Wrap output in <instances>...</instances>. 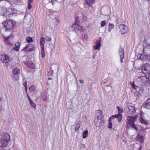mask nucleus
Returning <instances> with one entry per match:
<instances>
[{"mask_svg":"<svg viewBox=\"0 0 150 150\" xmlns=\"http://www.w3.org/2000/svg\"><path fill=\"white\" fill-rule=\"evenodd\" d=\"M10 138V135L7 133H5L4 135V138L0 139V146L3 147L7 146Z\"/></svg>","mask_w":150,"mask_h":150,"instance_id":"4","label":"nucleus"},{"mask_svg":"<svg viewBox=\"0 0 150 150\" xmlns=\"http://www.w3.org/2000/svg\"><path fill=\"white\" fill-rule=\"evenodd\" d=\"M117 110H118L120 108L119 107L117 106Z\"/></svg>","mask_w":150,"mask_h":150,"instance_id":"50","label":"nucleus"},{"mask_svg":"<svg viewBox=\"0 0 150 150\" xmlns=\"http://www.w3.org/2000/svg\"><path fill=\"white\" fill-rule=\"evenodd\" d=\"M35 89V86L33 85L31 86L29 88V90L30 93H32V92L34 91Z\"/></svg>","mask_w":150,"mask_h":150,"instance_id":"35","label":"nucleus"},{"mask_svg":"<svg viewBox=\"0 0 150 150\" xmlns=\"http://www.w3.org/2000/svg\"><path fill=\"white\" fill-rule=\"evenodd\" d=\"M79 82L81 83H83V80H81L79 81Z\"/></svg>","mask_w":150,"mask_h":150,"instance_id":"48","label":"nucleus"},{"mask_svg":"<svg viewBox=\"0 0 150 150\" xmlns=\"http://www.w3.org/2000/svg\"><path fill=\"white\" fill-rule=\"evenodd\" d=\"M119 53L120 57H121L122 58H124V52L123 48L122 47L119 48Z\"/></svg>","mask_w":150,"mask_h":150,"instance_id":"18","label":"nucleus"},{"mask_svg":"<svg viewBox=\"0 0 150 150\" xmlns=\"http://www.w3.org/2000/svg\"><path fill=\"white\" fill-rule=\"evenodd\" d=\"M85 1L86 4L89 7H91L96 2L95 0H85Z\"/></svg>","mask_w":150,"mask_h":150,"instance_id":"15","label":"nucleus"},{"mask_svg":"<svg viewBox=\"0 0 150 150\" xmlns=\"http://www.w3.org/2000/svg\"><path fill=\"white\" fill-rule=\"evenodd\" d=\"M42 99L45 101H47V98L46 94H43L42 96Z\"/></svg>","mask_w":150,"mask_h":150,"instance_id":"37","label":"nucleus"},{"mask_svg":"<svg viewBox=\"0 0 150 150\" xmlns=\"http://www.w3.org/2000/svg\"><path fill=\"white\" fill-rule=\"evenodd\" d=\"M50 72L51 73V74H52V73L53 72V71L52 70H51V71H50Z\"/></svg>","mask_w":150,"mask_h":150,"instance_id":"51","label":"nucleus"},{"mask_svg":"<svg viewBox=\"0 0 150 150\" xmlns=\"http://www.w3.org/2000/svg\"><path fill=\"white\" fill-rule=\"evenodd\" d=\"M0 60L2 62L4 63H8L10 61L9 56L5 54L0 55Z\"/></svg>","mask_w":150,"mask_h":150,"instance_id":"8","label":"nucleus"},{"mask_svg":"<svg viewBox=\"0 0 150 150\" xmlns=\"http://www.w3.org/2000/svg\"><path fill=\"white\" fill-rule=\"evenodd\" d=\"M82 17L83 21H86L87 20V18L86 16L84 15H82Z\"/></svg>","mask_w":150,"mask_h":150,"instance_id":"39","label":"nucleus"},{"mask_svg":"<svg viewBox=\"0 0 150 150\" xmlns=\"http://www.w3.org/2000/svg\"><path fill=\"white\" fill-rule=\"evenodd\" d=\"M80 127V125L79 123L78 122L76 125V127L75 128V129L76 131L78 130Z\"/></svg>","mask_w":150,"mask_h":150,"instance_id":"38","label":"nucleus"},{"mask_svg":"<svg viewBox=\"0 0 150 150\" xmlns=\"http://www.w3.org/2000/svg\"><path fill=\"white\" fill-rule=\"evenodd\" d=\"M149 150H150V149Z\"/></svg>","mask_w":150,"mask_h":150,"instance_id":"58","label":"nucleus"},{"mask_svg":"<svg viewBox=\"0 0 150 150\" xmlns=\"http://www.w3.org/2000/svg\"><path fill=\"white\" fill-rule=\"evenodd\" d=\"M26 40L28 43H30L33 41L32 38L30 37H28L26 38Z\"/></svg>","mask_w":150,"mask_h":150,"instance_id":"31","label":"nucleus"},{"mask_svg":"<svg viewBox=\"0 0 150 150\" xmlns=\"http://www.w3.org/2000/svg\"><path fill=\"white\" fill-rule=\"evenodd\" d=\"M76 31H77L79 32H81V31H83L85 30L84 28L80 26L78 24L77 25V27L75 30Z\"/></svg>","mask_w":150,"mask_h":150,"instance_id":"17","label":"nucleus"},{"mask_svg":"<svg viewBox=\"0 0 150 150\" xmlns=\"http://www.w3.org/2000/svg\"><path fill=\"white\" fill-rule=\"evenodd\" d=\"M41 54L42 55V57L43 58L45 56V52L44 50V47H41Z\"/></svg>","mask_w":150,"mask_h":150,"instance_id":"29","label":"nucleus"},{"mask_svg":"<svg viewBox=\"0 0 150 150\" xmlns=\"http://www.w3.org/2000/svg\"><path fill=\"white\" fill-rule=\"evenodd\" d=\"M84 38L85 39H87L88 38V36L87 35H84Z\"/></svg>","mask_w":150,"mask_h":150,"instance_id":"45","label":"nucleus"},{"mask_svg":"<svg viewBox=\"0 0 150 150\" xmlns=\"http://www.w3.org/2000/svg\"><path fill=\"white\" fill-rule=\"evenodd\" d=\"M141 70L143 73L150 75V65L148 63L143 64Z\"/></svg>","mask_w":150,"mask_h":150,"instance_id":"6","label":"nucleus"},{"mask_svg":"<svg viewBox=\"0 0 150 150\" xmlns=\"http://www.w3.org/2000/svg\"><path fill=\"white\" fill-rule=\"evenodd\" d=\"M120 29L119 32L121 34H124L127 33V27L124 24H120L119 26Z\"/></svg>","mask_w":150,"mask_h":150,"instance_id":"7","label":"nucleus"},{"mask_svg":"<svg viewBox=\"0 0 150 150\" xmlns=\"http://www.w3.org/2000/svg\"><path fill=\"white\" fill-rule=\"evenodd\" d=\"M12 71L13 73L14 74H18L20 72V70L17 68L14 69Z\"/></svg>","mask_w":150,"mask_h":150,"instance_id":"26","label":"nucleus"},{"mask_svg":"<svg viewBox=\"0 0 150 150\" xmlns=\"http://www.w3.org/2000/svg\"><path fill=\"white\" fill-rule=\"evenodd\" d=\"M77 25L78 24H77L76 23H75L74 24H72L70 27L71 30H76Z\"/></svg>","mask_w":150,"mask_h":150,"instance_id":"28","label":"nucleus"},{"mask_svg":"<svg viewBox=\"0 0 150 150\" xmlns=\"http://www.w3.org/2000/svg\"><path fill=\"white\" fill-rule=\"evenodd\" d=\"M12 10V8H8V9L6 10V13L4 14V15L7 16V17H10L11 16L13 15Z\"/></svg>","mask_w":150,"mask_h":150,"instance_id":"12","label":"nucleus"},{"mask_svg":"<svg viewBox=\"0 0 150 150\" xmlns=\"http://www.w3.org/2000/svg\"><path fill=\"white\" fill-rule=\"evenodd\" d=\"M135 82L139 86L148 85L150 83V80L145 76L137 78Z\"/></svg>","mask_w":150,"mask_h":150,"instance_id":"3","label":"nucleus"},{"mask_svg":"<svg viewBox=\"0 0 150 150\" xmlns=\"http://www.w3.org/2000/svg\"><path fill=\"white\" fill-rule=\"evenodd\" d=\"M128 108L130 114H134L135 113L136 110L134 106L129 105L128 106Z\"/></svg>","mask_w":150,"mask_h":150,"instance_id":"13","label":"nucleus"},{"mask_svg":"<svg viewBox=\"0 0 150 150\" xmlns=\"http://www.w3.org/2000/svg\"><path fill=\"white\" fill-rule=\"evenodd\" d=\"M105 89L108 91L107 93H109V92L111 91L112 90V87L111 86H107L106 87Z\"/></svg>","mask_w":150,"mask_h":150,"instance_id":"33","label":"nucleus"},{"mask_svg":"<svg viewBox=\"0 0 150 150\" xmlns=\"http://www.w3.org/2000/svg\"><path fill=\"white\" fill-rule=\"evenodd\" d=\"M78 19H79V20H80V19L79 18Z\"/></svg>","mask_w":150,"mask_h":150,"instance_id":"57","label":"nucleus"},{"mask_svg":"<svg viewBox=\"0 0 150 150\" xmlns=\"http://www.w3.org/2000/svg\"><path fill=\"white\" fill-rule=\"evenodd\" d=\"M34 47V45L32 44H29L23 49L22 50L25 52L32 51L33 50Z\"/></svg>","mask_w":150,"mask_h":150,"instance_id":"9","label":"nucleus"},{"mask_svg":"<svg viewBox=\"0 0 150 150\" xmlns=\"http://www.w3.org/2000/svg\"><path fill=\"white\" fill-rule=\"evenodd\" d=\"M4 24L6 30H7L12 28L14 26L15 22L11 20H7Z\"/></svg>","mask_w":150,"mask_h":150,"instance_id":"5","label":"nucleus"},{"mask_svg":"<svg viewBox=\"0 0 150 150\" xmlns=\"http://www.w3.org/2000/svg\"><path fill=\"white\" fill-rule=\"evenodd\" d=\"M143 106L147 109H150V99H148L143 105Z\"/></svg>","mask_w":150,"mask_h":150,"instance_id":"14","label":"nucleus"},{"mask_svg":"<svg viewBox=\"0 0 150 150\" xmlns=\"http://www.w3.org/2000/svg\"><path fill=\"white\" fill-rule=\"evenodd\" d=\"M23 85L24 86V87L25 88V90L26 91H27V83L26 82H24L23 83Z\"/></svg>","mask_w":150,"mask_h":150,"instance_id":"42","label":"nucleus"},{"mask_svg":"<svg viewBox=\"0 0 150 150\" xmlns=\"http://www.w3.org/2000/svg\"><path fill=\"white\" fill-rule=\"evenodd\" d=\"M8 0H4V1H8ZM4 1V0H0V1Z\"/></svg>","mask_w":150,"mask_h":150,"instance_id":"52","label":"nucleus"},{"mask_svg":"<svg viewBox=\"0 0 150 150\" xmlns=\"http://www.w3.org/2000/svg\"><path fill=\"white\" fill-rule=\"evenodd\" d=\"M143 113L142 112L140 114V120L141 122L142 123L144 124L145 125H146L147 124V122L146 121L143 119Z\"/></svg>","mask_w":150,"mask_h":150,"instance_id":"19","label":"nucleus"},{"mask_svg":"<svg viewBox=\"0 0 150 150\" xmlns=\"http://www.w3.org/2000/svg\"><path fill=\"white\" fill-rule=\"evenodd\" d=\"M146 47H145V48H144V50H145L146 49Z\"/></svg>","mask_w":150,"mask_h":150,"instance_id":"53","label":"nucleus"},{"mask_svg":"<svg viewBox=\"0 0 150 150\" xmlns=\"http://www.w3.org/2000/svg\"><path fill=\"white\" fill-rule=\"evenodd\" d=\"M120 61L121 63L122 62V59L124 58H122L121 57H120Z\"/></svg>","mask_w":150,"mask_h":150,"instance_id":"49","label":"nucleus"},{"mask_svg":"<svg viewBox=\"0 0 150 150\" xmlns=\"http://www.w3.org/2000/svg\"><path fill=\"white\" fill-rule=\"evenodd\" d=\"M55 1H58V0H54Z\"/></svg>","mask_w":150,"mask_h":150,"instance_id":"55","label":"nucleus"},{"mask_svg":"<svg viewBox=\"0 0 150 150\" xmlns=\"http://www.w3.org/2000/svg\"><path fill=\"white\" fill-rule=\"evenodd\" d=\"M101 46V40H97L95 42V45L93 47L94 50H99Z\"/></svg>","mask_w":150,"mask_h":150,"instance_id":"10","label":"nucleus"},{"mask_svg":"<svg viewBox=\"0 0 150 150\" xmlns=\"http://www.w3.org/2000/svg\"><path fill=\"white\" fill-rule=\"evenodd\" d=\"M45 42L44 38L41 37L40 39V43L41 47H44V44Z\"/></svg>","mask_w":150,"mask_h":150,"instance_id":"24","label":"nucleus"},{"mask_svg":"<svg viewBox=\"0 0 150 150\" xmlns=\"http://www.w3.org/2000/svg\"><path fill=\"white\" fill-rule=\"evenodd\" d=\"M118 110V112L119 113H121L122 112V109L120 108Z\"/></svg>","mask_w":150,"mask_h":150,"instance_id":"43","label":"nucleus"},{"mask_svg":"<svg viewBox=\"0 0 150 150\" xmlns=\"http://www.w3.org/2000/svg\"><path fill=\"white\" fill-rule=\"evenodd\" d=\"M137 139L139 140V141L142 143L143 141V136H140L139 134L138 135L137 137Z\"/></svg>","mask_w":150,"mask_h":150,"instance_id":"30","label":"nucleus"},{"mask_svg":"<svg viewBox=\"0 0 150 150\" xmlns=\"http://www.w3.org/2000/svg\"><path fill=\"white\" fill-rule=\"evenodd\" d=\"M11 36L12 35H10L6 37H4L5 42L9 45L12 44L11 42V40L12 39V37H11Z\"/></svg>","mask_w":150,"mask_h":150,"instance_id":"11","label":"nucleus"},{"mask_svg":"<svg viewBox=\"0 0 150 150\" xmlns=\"http://www.w3.org/2000/svg\"><path fill=\"white\" fill-rule=\"evenodd\" d=\"M112 116H113V119L114 118H117L119 122H120L122 119V116L120 114L118 115H112Z\"/></svg>","mask_w":150,"mask_h":150,"instance_id":"21","label":"nucleus"},{"mask_svg":"<svg viewBox=\"0 0 150 150\" xmlns=\"http://www.w3.org/2000/svg\"><path fill=\"white\" fill-rule=\"evenodd\" d=\"M149 77L148 78H149V79L150 80V75H149Z\"/></svg>","mask_w":150,"mask_h":150,"instance_id":"54","label":"nucleus"},{"mask_svg":"<svg viewBox=\"0 0 150 150\" xmlns=\"http://www.w3.org/2000/svg\"><path fill=\"white\" fill-rule=\"evenodd\" d=\"M114 25L113 24L109 23L108 25V31L111 32L112 30L114 28Z\"/></svg>","mask_w":150,"mask_h":150,"instance_id":"27","label":"nucleus"},{"mask_svg":"<svg viewBox=\"0 0 150 150\" xmlns=\"http://www.w3.org/2000/svg\"><path fill=\"white\" fill-rule=\"evenodd\" d=\"M26 65L27 66L32 69H33L35 67V64L33 63L30 62L26 63Z\"/></svg>","mask_w":150,"mask_h":150,"instance_id":"23","label":"nucleus"},{"mask_svg":"<svg viewBox=\"0 0 150 150\" xmlns=\"http://www.w3.org/2000/svg\"><path fill=\"white\" fill-rule=\"evenodd\" d=\"M51 79L50 78H48V79Z\"/></svg>","mask_w":150,"mask_h":150,"instance_id":"56","label":"nucleus"},{"mask_svg":"<svg viewBox=\"0 0 150 150\" xmlns=\"http://www.w3.org/2000/svg\"><path fill=\"white\" fill-rule=\"evenodd\" d=\"M33 0H28L27 2V8L29 10L31 9L32 6L31 3L33 2Z\"/></svg>","mask_w":150,"mask_h":150,"instance_id":"22","label":"nucleus"},{"mask_svg":"<svg viewBox=\"0 0 150 150\" xmlns=\"http://www.w3.org/2000/svg\"><path fill=\"white\" fill-rule=\"evenodd\" d=\"M54 1H55L54 0H51V3L52 4V5H53L54 4Z\"/></svg>","mask_w":150,"mask_h":150,"instance_id":"46","label":"nucleus"},{"mask_svg":"<svg viewBox=\"0 0 150 150\" xmlns=\"http://www.w3.org/2000/svg\"><path fill=\"white\" fill-rule=\"evenodd\" d=\"M30 104L31 105V106L33 108H36V105L35 104V103L32 101V100H31L30 101Z\"/></svg>","mask_w":150,"mask_h":150,"instance_id":"36","label":"nucleus"},{"mask_svg":"<svg viewBox=\"0 0 150 150\" xmlns=\"http://www.w3.org/2000/svg\"><path fill=\"white\" fill-rule=\"evenodd\" d=\"M106 21H103L100 22V27H103L106 24Z\"/></svg>","mask_w":150,"mask_h":150,"instance_id":"34","label":"nucleus"},{"mask_svg":"<svg viewBox=\"0 0 150 150\" xmlns=\"http://www.w3.org/2000/svg\"><path fill=\"white\" fill-rule=\"evenodd\" d=\"M97 118L95 121V125L96 127H100L102 126L104 123L105 121L103 118V115L102 114V111L100 110H97Z\"/></svg>","mask_w":150,"mask_h":150,"instance_id":"1","label":"nucleus"},{"mask_svg":"<svg viewBox=\"0 0 150 150\" xmlns=\"http://www.w3.org/2000/svg\"><path fill=\"white\" fill-rule=\"evenodd\" d=\"M137 115L134 117L128 116L127 117V121L126 122L127 125L126 127L127 128L129 127H132L133 128L135 129L136 131H137V129L136 127L134 122L136 121Z\"/></svg>","mask_w":150,"mask_h":150,"instance_id":"2","label":"nucleus"},{"mask_svg":"<svg viewBox=\"0 0 150 150\" xmlns=\"http://www.w3.org/2000/svg\"><path fill=\"white\" fill-rule=\"evenodd\" d=\"M12 12H13V14L16 13L17 12V10L16 9L12 8Z\"/></svg>","mask_w":150,"mask_h":150,"instance_id":"41","label":"nucleus"},{"mask_svg":"<svg viewBox=\"0 0 150 150\" xmlns=\"http://www.w3.org/2000/svg\"><path fill=\"white\" fill-rule=\"evenodd\" d=\"M113 116L110 117L109 119V123L108 125V127L109 128H111L112 127V125L111 122V120L113 119Z\"/></svg>","mask_w":150,"mask_h":150,"instance_id":"20","label":"nucleus"},{"mask_svg":"<svg viewBox=\"0 0 150 150\" xmlns=\"http://www.w3.org/2000/svg\"><path fill=\"white\" fill-rule=\"evenodd\" d=\"M20 43L19 42H16L15 45V47L13 48V49L16 51H18L19 48Z\"/></svg>","mask_w":150,"mask_h":150,"instance_id":"25","label":"nucleus"},{"mask_svg":"<svg viewBox=\"0 0 150 150\" xmlns=\"http://www.w3.org/2000/svg\"><path fill=\"white\" fill-rule=\"evenodd\" d=\"M135 83H136L135 82V81L133 83L132 82H130V84L131 85L132 87L134 89L136 90L137 92L138 91L139 92L141 90L140 88L136 85L135 84Z\"/></svg>","mask_w":150,"mask_h":150,"instance_id":"16","label":"nucleus"},{"mask_svg":"<svg viewBox=\"0 0 150 150\" xmlns=\"http://www.w3.org/2000/svg\"><path fill=\"white\" fill-rule=\"evenodd\" d=\"M45 40L47 41H50L51 40V38L47 36L45 38Z\"/></svg>","mask_w":150,"mask_h":150,"instance_id":"40","label":"nucleus"},{"mask_svg":"<svg viewBox=\"0 0 150 150\" xmlns=\"http://www.w3.org/2000/svg\"><path fill=\"white\" fill-rule=\"evenodd\" d=\"M17 0H9L8 1H10L11 2L15 3L16 2Z\"/></svg>","mask_w":150,"mask_h":150,"instance_id":"44","label":"nucleus"},{"mask_svg":"<svg viewBox=\"0 0 150 150\" xmlns=\"http://www.w3.org/2000/svg\"><path fill=\"white\" fill-rule=\"evenodd\" d=\"M27 96L28 98L29 102L30 101L32 100L30 99V97L28 96V94H27Z\"/></svg>","mask_w":150,"mask_h":150,"instance_id":"47","label":"nucleus"},{"mask_svg":"<svg viewBox=\"0 0 150 150\" xmlns=\"http://www.w3.org/2000/svg\"><path fill=\"white\" fill-rule=\"evenodd\" d=\"M88 134V131L86 130L84 131L83 133V138H85L87 136Z\"/></svg>","mask_w":150,"mask_h":150,"instance_id":"32","label":"nucleus"}]
</instances>
